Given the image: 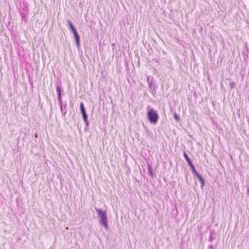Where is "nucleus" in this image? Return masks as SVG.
Listing matches in <instances>:
<instances>
[{"label": "nucleus", "mask_w": 249, "mask_h": 249, "mask_svg": "<svg viewBox=\"0 0 249 249\" xmlns=\"http://www.w3.org/2000/svg\"><path fill=\"white\" fill-rule=\"evenodd\" d=\"M80 109H81V112L82 115L83 114L86 113V109L84 107V104L82 102H81L80 103Z\"/></svg>", "instance_id": "6e6552de"}, {"label": "nucleus", "mask_w": 249, "mask_h": 249, "mask_svg": "<svg viewBox=\"0 0 249 249\" xmlns=\"http://www.w3.org/2000/svg\"><path fill=\"white\" fill-rule=\"evenodd\" d=\"M248 193L249 194V189H248Z\"/></svg>", "instance_id": "412c9836"}, {"label": "nucleus", "mask_w": 249, "mask_h": 249, "mask_svg": "<svg viewBox=\"0 0 249 249\" xmlns=\"http://www.w3.org/2000/svg\"><path fill=\"white\" fill-rule=\"evenodd\" d=\"M67 103L64 104L63 105H61L60 107L61 112L62 114L63 117H65L66 114L67 113Z\"/></svg>", "instance_id": "39448f33"}, {"label": "nucleus", "mask_w": 249, "mask_h": 249, "mask_svg": "<svg viewBox=\"0 0 249 249\" xmlns=\"http://www.w3.org/2000/svg\"><path fill=\"white\" fill-rule=\"evenodd\" d=\"M82 117L84 122H86V120H88V115L87 113L82 114Z\"/></svg>", "instance_id": "ddd939ff"}, {"label": "nucleus", "mask_w": 249, "mask_h": 249, "mask_svg": "<svg viewBox=\"0 0 249 249\" xmlns=\"http://www.w3.org/2000/svg\"><path fill=\"white\" fill-rule=\"evenodd\" d=\"M58 101L60 107L61 106V105H63L62 104V100L61 98V96H58Z\"/></svg>", "instance_id": "9b49d317"}, {"label": "nucleus", "mask_w": 249, "mask_h": 249, "mask_svg": "<svg viewBox=\"0 0 249 249\" xmlns=\"http://www.w3.org/2000/svg\"><path fill=\"white\" fill-rule=\"evenodd\" d=\"M214 237L212 236V234L211 233L209 236V241H212L213 240Z\"/></svg>", "instance_id": "4468645a"}, {"label": "nucleus", "mask_w": 249, "mask_h": 249, "mask_svg": "<svg viewBox=\"0 0 249 249\" xmlns=\"http://www.w3.org/2000/svg\"><path fill=\"white\" fill-rule=\"evenodd\" d=\"M147 117L149 122L154 124H156L159 118L158 113L153 108H149L147 112Z\"/></svg>", "instance_id": "f257e3e1"}, {"label": "nucleus", "mask_w": 249, "mask_h": 249, "mask_svg": "<svg viewBox=\"0 0 249 249\" xmlns=\"http://www.w3.org/2000/svg\"><path fill=\"white\" fill-rule=\"evenodd\" d=\"M74 37L75 41V44L77 48L78 49L80 48V36L78 34L74 35Z\"/></svg>", "instance_id": "0eeeda50"}, {"label": "nucleus", "mask_w": 249, "mask_h": 249, "mask_svg": "<svg viewBox=\"0 0 249 249\" xmlns=\"http://www.w3.org/2000/svg\"><path fill=\"white\" fill-rule=\"evenodd\" d=\"M234 86V83H231L230 84V86H231V88H233Z\"/></svg>", "instance_id": "6ab92c4d"}, {"label": "nucleus", "mask_w": 249, "mask_h": 249, "mask_svg": "<svg viewBox=\"0 0 249 249\" xmlns=\"http://www.w3.org/2000/svg\"><path fill=\"white\" fill-rule=\"evenodd\" d=\"M67 22H68V23H69V25L70 26L71 30H73V29L75 28L74 27V26H73L70 20H68Z\"/></svg>", "instance_id": "f8f14e48"}, {"label": "nucleus", "mask_w": 249, "mask_h": 249, "mask_svg": "<svg viewBox=\"0 0 249 249\" xmlns=\"http://www.w3.org/2000/svg\"><path fill=\"white\" fill-rule=\"evenodd\" d=\"M148 172L150 175L151 177H153L152 169L151 166L149 164H148Z\"/></svg>", "instance_id": "9d476101"}, {"label": "nucleus", "mask_w": 249, "mask_h": 249, "mask_svg": "<svg viewBox=\"0 0 249 249\" xmlns=\"http://www.w3.org/2000/svg\"><path fill=\"white\" fill-rule=\"evenodd\" d=\"M183 157L185 158V159L187 161V162L188 164H189V165L190 166V168L194 166V164H193L192 161L189 158L188 155L187 154V153L185 152H183Z\"/></svg>", "instance_id": "423d86ee"}, {"label": "nucleus", "mask_w": 249, "mask_h": 249, "mask_svg": "<svg viewBox=\"0 0 249 249\" xmlns=\"http://www.w3.org/2000/svg\"><path fill=\"white\" fill-rule=\"evenodd\" d=\"M85 123H86V124L85 130H87L88 129V127L89 125V123L88 120H86V122H85Z\"/></svg>", "instance_id": "2eb2a0df"}, {"label": "nucleus", "mask_w": 249, "mask_h": 249, "mask_svg": "<svg viewBox=\"0 0 249 249\" xmlns=\"http://www.w3.org/2000/svg\"><path fill=\"white\" fill-rule=\"evenodd\" d=\"M71 31L73 34V35L78 34L77 31L76 30V29L75 28L73 29V30H71Z\"/></svg>", "instance_id": "f3484780"}, {"label": "nucleus", "mask_w": 249, "mask_h": 249, "mask_svg": "<svg viewBox=\"0 0 249 249\" xmlns=\"http://www.w3.org/2000/svg\"><path fill=\"white\" fill-rule=\"evenodd\" d=\"M71 31L73 34V35L78 34L77 31L76 30V29L75 28L73 29V30H71Z\"/></svg>", "instance_id": "a211bd4d"}, {"label": "nucleus", "mask_w": 249, "mask_h": 249, "mask_svg": "<svg viewBox=\"0 0 249 249\" xmlns=\"http://www.w3.org/2000/svg\"><path fill=\"white\" fill-rule=\"evenodd\" d=\"M95 209L99 217L101 219V220L99 222L100 223L102 224L107 229L108 228V224L106 211H103L102 210L97 208H95Z\"/></svg>", "instance_id": "f03ea898"}, {"label": "nucleus", "mask_w": 249, "mask_h": 249, "mask_svg": "<svg viewBox=\"0 0 249 249\" xmlns=\"http://www.w3.org/2000/svg\"><path fill=\"white\" fill-rule=\"evenodd\" d=\"M209 249H213V246L212 245H210L209 246Z\"/></svg>", "instance_id": "aec40b11"}, {"label": "nucleus", "mask_w": 249, "mask_h": 249, "mask_svg": "<svg viewBox=\"0 0 249 249\" xmlns=\"http://www.w3.org/2000/svg\"><path fill=\"white\" fill-rule=\"evenodd\" d=\"M191 169L192 171L193 172V173L198 178L199 181L201 183V186H203L204 183V179L203 178L202 176L196 172V170L195 169V166L194 165L193 166L191 167Z\"/></svg>", "instance_id": "7ed1b4c3"}, {"label": "nucleus", "mask_w": 249, "mask_h": 249, "mask_svg": "<svg viewBox=\"0 0 249 249\" xmlns=\"http://www.w3.org/2000/svg\"><path fill=\"white\" fill-rule=\"evenodd\" d=\"M153 78L152 77L148 76L147 77V81L148 83L149 88L150 89H153L155 88V86L153 84Z\"/></svg>", "instance_id": "20e7f679"}, {"label": "nucleus", "mask_w": 249, "mask_h": 249, "mask_svg": "<svg viewBox=\"0 0 249 249\" xmlns=\"http://www.w3.org/2000/svg\"><path fill=\"white\" fill-rule=\"evenodd\" d=\"M174 117H175V119L177 121H178L179 120V117L177 115V114L176 113L174 114Z\"/></svg>", "instance_id": "dca6fc26"}, {"label": "nucleus", "mask_w": 249, "mask_h": 249, "mask_svg": "<svg viewBox=\"0 0 249 249\" xmlns=\"http://www.w3.org/2000/svg\"><path fill=\"white\" fill-rule=\"evenodd\" d=\"M56 91L57 92L58 96H61V89H60V88L58 83H57V85H56Z\"/></svg>", "instance_id": "1a4fd4ad"}]
</instances>
